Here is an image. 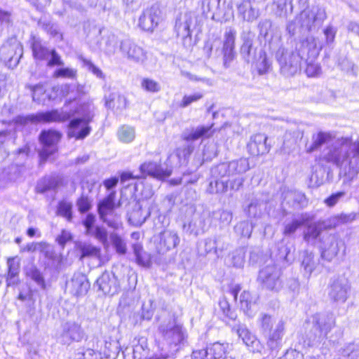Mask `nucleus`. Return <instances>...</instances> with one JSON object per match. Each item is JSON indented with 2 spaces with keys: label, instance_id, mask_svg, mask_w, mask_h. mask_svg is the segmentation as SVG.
<instances>
[{
  "label": "nucleus",
  "instance_id": "b1692460",
  "mask_svg": "<svg viewBox=\"0 0 359 359\" xmlns=\"http://www.w3.org/2000/svg\"><path fill=\"white\" fill-rule=\"evenodd\" d=\"M160 241L156 245V250L159 254H165L176 248L180 243V237L175 231L165 230L160 233Z\"/></svg>",
  "mask_w": 359,
  "mask_h": 359
},
{
  "label": "nucleus",
  "instance_id": "dca6fc26",
  "mask_svg": "<svg viewBox=\"0 0 359 359\" xmlns=\"http://www.w3.org/2000/svg\"><path fill=\"white\" fill-rule=\"evenodd\" d=\"M83 336V330L79 324L68 321L62 325V331L59 340L63 344H69L72 341H80Z\"/></svg>",
  "mask_w": 359,
  "mask_h": 359
},
{
  "label": "nucleus",
  "instance_id": "5701e85b",
  "mask_svg": "<svg viewBox=\"0 0 359 359\" xmlns=\"http://www.w3.org/2000/svg\"><path fill=\"white\" fill-rule=\"evenodd\" d=\"M255 37V34L250 30L243 31L241 36L243 43L240 53L243 59L248 63H252L256 60V48L253 47Z\"/></svg>",
  "mask_w": 359,
  "mask_h": 359
},
{
  "label": "nucleus",
  "instance_id": "473e14b6",
  "mask_svg": "<svg viewBox=\"0 0 359 359\" xmlns=\"http://www.w3.org/2000/svg\"><path fill=\"white\" fill-rule=\"evenodd\" d=\"M319 264V259L316 257L312 252L304 251L302 266L304 269V274L309 278L313 271L317 268Z\"/></svg>",
  "mask_w": 359,
  "mask_h": 359
},
{
  "label": "nucleus",
  "instance_id": "f3484780",
  "mask_svg": "<svg viewBox=\"0 0 359 359\" xmlns=\"http://www.w3.org/2000/svg\"><path fill=\"white\" fill-rule=\"evenodd\" d=\"M161 11L157 6L146 9L139 18L140 27L147 32H153L161 21Z\"/></svg>",
  "mask_w": 359,
  "mask_h": 359
},
{
  "label": "nucleus",
  "instance_id": "423d86ee",
  "mask_svg": "<svg viewBox=\"0 0 359 359\" xmlns=\"http://www.w3.org/2000/svg\"><path fill=\"white\" fill-rule=\"evenodd\" d=\"M313 328L308 333L309 343L314 344L327 338V334L335 326L332 313H316L313 316Z\"/></svg>",
  "mask_w": 359,
  "mask_h": 359
},
{
  "label": "nucleus",
  "instance_id": "f704fd0d",
  "mask_svg": "<svg viewBox=\"0 0 359 359\" xmlns=\"http://www.w3.org/2000/svg\"><path fill=\"white\" fill-rule=\"evenodd\" d=\"M228 344L215 342L206 348L209 359H223L226 356Z\"/></svg>",
  "mask_w": 359,
  "mask_h": 359
},
{
  "label": "nucleus",
  "instance_id": "c9c22d12",
  "mask_svg": "<svg viewBox=\"0 0 359 359\" xmlns=\"http://www.w3.org/2000/svg\"><path fill=\"white\" fill-rule=\"evenodd\" d=\"M32 49L34 58L39 60H45L49 58L50 50L42 45L39 39L33 38Z\"/></svg>",
  "mask_w": 359,
  "mask_h": 359
},
{
  "label": "nucleus",
  "instance_id": "e2e57ef3",
  "mask_svg": "<svg viewBox=\"0 0 359 359\" xmlns=\"http://www.w3.org/2000/svg\"><path fill=\"white\" fill-rule=\"evenodd\" d=\"M38 252L48 259L53 260L57 257L53 247L46 243H40Z\"/></svg>",
  "mask_w": 359,
  "mask_h": 359
},
{
  "label": "nucleus",
  "instance_id": "052dcab7",
  "mask_svg": "<svg viewBox=\"0 0 359 359\" xmlns=\"http://www.w3.org/2000/svg\"><path fill=\"white\" fill-rule=\"evenodd\" d=\"M39 25L51 36L56 37L60 35L61 36L57 25L52 23L50 21L46 20H40Z\"/></svg>",
  "mask_w": 359,
  "mask_h": 359
},
{
  "label": "nucleus",
  "instance_id": "9b49d317",
  "mask_svg": "<svg viewBox=\"0 0 359 359\" xmlns=\"http://www.w3.org/2000/svg\"><path fill=\"white\" fill-rule=\"evenodd\" d=\"M61 134L54 130L41 131L39 139L43 144V149L40 151L41 160L46 161L51 155L57 151V144L60 140Z\"/></svg>",
  "mask_w": 359,
  "mask_h": 359
},
{
  "label": "nucleus",
  "instance_id": "13d9d810",
  "mask_svg": "<svg viewBox=\"0 0 359 359\" xmlns=\"http://www.w3.org/2000/svg\"><path fill=\"white\" fill-rule=\"evenodd\" d=\"M110 238L116 251L120 255H125L127 251L124 241L116 233H112Z\"/></svg>",
  "mask_w": 359,
  "mask_h": 359
},
{
  "label": "nucleus",
  "instance_id": "a19ab883",
  "mask_svg": "<svg viewBox=\"0 0 359 359\" xmlns=\"http://www.w3.org/2000/svg\"><path fill=\"white\" fill-rule=\"evenodd\" d=\"M214 180H212L209 183L208 191L210 194H219L225 193L228 190V180H223L224 177H213Z\"/></svg>",
  "mask_w": 359,
  "mask_h": 359
},
{
  "label": "nucleus",
  "instance_id": "09e8293b",
  "mask_svg": "<svg viewBox=\"0 0 359 359\" xmlns=\"http://www.w3.org/2000/svg\"><path fill=\"white\" fill-rule=\"evenodd\" d=\"M293 10L292 0H278L276 14L280 17H286Z\"/></svg>",
  "mask_w": 359,
  "mask_h": 359
},
{
  "label": "nucleus",
  "instance_id": "4468645a",
  "mask_svg": "<svg viewBox=\"0 0 359 359\" xmlns=\"http://www.w3.org/2000/svg\"><path fill=\"white\" fill-rule=\"evenodd\" d=\"M325 18V10L318 7H313L311 9L304 8L299 15L301 26L309 31L320 25Z\"/></svg>",
  "mask_w": 359,
  "mask_h": 359
},
{
  "label": "nucleus",
  "instance_id": "7c9ffc66",
  "mask_svg": "<svg viewBox=\"0 0 359 359\" xmlns=\"http://www.w3.org/2000/svg\"><path fill=\"white\" fill-rule=\"evenodd\" d=\"M212 124L210 126H199L191 130L190 133H184L182 137L187 142H193L201 137H209L213 133L211 130Z\"/></svg>",
  "mask_w": 359,
  "mask_h": 359
},
{
  "label": "nucleus",
  "instance_id": "e433bc0d",
  "mask_svg": "<svg viewBox=\"0 0 359 359\" xmlns=\"http://www.w3.org/2000/svg\"><path fill=\"white\" fill-rule=\"evenodd\" d=\"M133 249L137 264L144 267H149L151 264V255L143 250L140 244H133Z\"/></svg>",
  "mask_w": 359,
  "mask_h": 359
},
{
  "label": "nucleus",
  "instance_id": "ddd939ff",
  "mask_svg": "<svg viewBox=\"0 0 359 359\" xmlns=\"http://www.w3.org/2000/svg\"><path fill=\"white\" fill-rule=\"evenodd\" d=\"M259 279L266 290L278 292L283 287L280 271L274 266H267L259 271Z\"/></svg>",
  "mask_w": 359,
  "mask_h": 359
},
{
  "label": "nucleus",
  "instance_id": "f03ea898",
  "mask_svg": "<svg viewBox=\"0 0 359 359\" xmlns=\"http://www.w3.org/2000/svg\"><path fill=\"white\" fill-rule=\"evenodd\" d=\"M158 331L163 338V346L160 355L149 359H168L176 357L177 353L187 341V333L182 325L170 316L161 322Z\"/></svg>",
  "mask_w": 359,
  "mask_h": 359
},
{
  "label": "nucleus",
  "instance_id": "603ef678",
  "mask_svg": "<svg viewBox=\"0 0 359 359\" xmlns=\"http://www.w3.org/2000/svg\"><path fill=\"white\" fill-rule=\"evenodd\" d=\"M32 93V100L34 102L41 103L45 101L43 95L46 93V89L43 84L38 83L34 86L29 85L27 86Z\"/></svg>",
  "mask_w": 359,
  "mask_h": 359
},
{
  "label": "nucleus",
  "instance_id": "79ce46f5",
  "mask_svg": "<svg viewBox=\"0 0 359 359\" xmlns=\"http://www.w3.org/2000/svg\"><path fill=\"white\" fill-rule=\"evenodd\" d=\"M189 228L191 229V233L197 236L208 231L209 225L206 224L203 216L198 215L195 217L189 223Z\"/></svg>",
  "mask_w": 359,
  "mask_h": 359
},
{
  "label": "nucleus",
  "instance_id": "3c124183",
  "mask_svg": "<svg viewBox=\"0 0 359 359\" xmlns=\"http://www.w3.org/2000/svg\"><path fill=\"white\" fill-rule=\"evenodd\" d=\"M79 60L83 63V66L86 68L88 71L91 72L97 78L104 79L105 78L102 71L95 66L90 60L86 58L83 55L78 56Z\"/></svg>",
  "mask_w": 359,
  "mask_h": 359
},
{
  "label": "nucleus",
  "instance_id": "6e6d98bb",
  "mask_svg": "<svg viewBox=\"0 0 359 359\" xmlns=\"http://www.w3.org/2000/svg\"><path fill=\"white\" fill-rule=\"evenodd\" d=\"M257 68L259 74H264L269 72L271 68V62L269 61L266 54L264 51H260L259 60L257 62Z\"/></svg>",
  "mask_w": 359,
  "mask_h": 359
},
{
  "label": "nucleus",
  "instance_id": "412c9836",
  "mask_svg": "<svg viewBox=\"0 0 359 359\" xmlns=\"http://www.w3.org/2000/svg\"><path fill=\"white\" fill-rule=\"evenodd\" d=\"M236 32L234 29L229 27L225 31L224 35V42L222 52L224 54V66L225 68H228L230 66V63L235 57L236 53L235 48V40H236Z\"/></svg>",
  "mask_w": 359,
  "mask_h": 359
},
{
  "label": "nucleus",
  "instance_id": "4be33fe9",
  "mask_svg": "<svg viewBox=\"0 0 359 359\" xmlns=\"http://www.w3.org/2000/svg\"><path fill=\"white\" fill-rule=\"evenodd\" d=\"M119 49L128 59L135 62H142L146 59L144 49L128 39L121 41Z\"/></svg>",
  "mask_w": 359,
  "mask_h": 359
},
{
  "label": "nucleus",
  "instance_id": "5fc2aeb1",
  "mask_svg": "<svg viewBox=\"0 0 359 359\" xmlns=\"http://www.w3.org/2000/svg\"><path fill=\"white\" fill-rule=\"evenodd\" d=\"M18 299L27 303L29 307L27 312L29 314H32L34 312L35 300L33 297V292L30 289L25 292L20 291L18 296Z\"/></svg>",
  "mask_w": 359,
  "mask_h": 359
},
{
  "label": "nucleus",
  "instance_id": "1a4fd4ad",
  "mask_svg": "<svg viewBox=\"0 0 359 359\" xmlns=\"http://www.w3.org/2000/svg\"><path fill=\"white\" fill-rule=\"evenodd\" d=\"M69 118L68 114L60 112L58 110L41 111L27 116H18L15 122L20 125H26L29 122L33 123L63 122Z\"/></svg>",
  "mask_w": 359,
  "mask_h": 359
},
{
  "label": "nucleus",
  "instance_id": "2f4dec72",
  "mask_svg": "<svg viewBox=\"0 0 359 359\" xmlns=\"http://www.w3.org/2000/svg\"><path fill=\"white\" fill-rule=\"evenodd\" d=\"M332 138L330 133L319 132L313 134L312 136V143L310 145H306V151L307 153H312L318 150L324 144L331 141Z\"/></svg>",
  "mask_w": 359,
  "mask_h": 359
},
{
  "label": "nucleus",
  "instance_id": "c03bdc74",
  "mask_svg": "<svg viewBox=\"0 0 359 359\" xmlns=\"http://www.w3.org/2000/svg\"><path fill=\"white\" fill-rule=\"evenodd\" d=\"M73 204L72 202L62 200L57 203L56 213L58 216L65 218L68 222H71L72 215Z\"/></svg>",
  "mask_w": 359,
  "mask_h": 359
},
{
  "label": "nucleus",
  "instance_id": "69168bd1",
  "mask_svg": "<svg viewBox=\"0 0 359 359\" xmlns=\"http://www.w3.org/2000/svg\"><path fill=\"white\" fill-rule=\"evenodd\" d=\"M306 221L302 219V221L297 219H293L291 222L285 225L283 234L285 236H290L293 234L296 230L304 224Z\"/></svg>",
  "mask_w": 359,
  "mask_h": 359
},
{
  "label": "nucleus",
  "instance_id": "cd10ccee",
  "mask_svg": "<svg viewBox=\"0 0 359 359\" xmlns=\"http://www.w3.org/2000/svg\"><path fill=\"white\" fill-rule=\"evenodd\" d=\"M140 170L142 175H150L158 179L167 177L171 174L170 170L163 169L160 164L153 161L142 163Z\"/></svg>",
  "mask_w": 359,
  "mask_h": 359
},
{
  "label": "nucleus",
  "instance_id": "6ab92c4d",
  "mask_svg": "<svg viewBox=\"0 0 359 359\" xmlns=\"http://www.w3.org/2000/svg\"><path fill=\"white\" fill-rule=\"evenodd\" d=\"M96 283L99 290H102L105 294L112 296L117 294L121 290L117 276L110 271H104L97 278Z\"/></svg>",
  "mask_w": 359,
  "mask_h": 359
},
{
  "label": "nucleus",
  "instance_id": "9d476101",
  "mask_svg": "<svg viewBox=\"0 0 359 359\" xmlns=\"http://www.w3.org/2000/svg\"><path fill=\"white\" fill-rule=\"evenodd\" d=\"M22 56V47L16 39H11L0 48V60L8 66L15 67Z\"/></svg>",
  "mask_w": 359,
  "mask_h": 359
},
{
  "label": "nucleus",
  "instance_id": "0eeeda50",
  "mask_svg": "<svg viewBox=\"0 0 359 359\" xmlns=\"http://www.w3.org/2000/svg\"><path fill=\"white\" fill-rule=\"evenodd\" d=\"M313 328L308 333L309 343L314 344L327 338V334L335 326L332 313H316L313 316Z\"/></svg>",
  "mask_w": 359,
  "mask_h": 359
},
{
  "label": "nucleus",
  "instance_id": "f257e3e1",
  "mask_svg": "<svg viewBox=\"0 0 359 359\" xmlns=\"http://www.w3.org/2000/svg\"><path fill=\"white\" fill-rule=\"evenodd\" d=\"M320 49L321 46L318 45L316 39L313 36H308L298 43L295 50L285 47L279 48L276 57L281 74L285 76L296 74L300 71L302 61L305 59V56L316 57Z\"/></svg>",
  "mask_w": 359,
  "mask_h": 359
},
{
  "label": "nucleus",
  "instance_id": "680f3d73",
  "mask_svg": "<svg viewBox=\"0 0 359 359\" xmlns=\"http://www.w3.org/2000/svg\"><path fill=\"white\" fill-rule=\"evenodd\" d=\"M117 43V37L114 34H109L105 41V53L109 55L114 54L116 52Z\"/></svg>",
  "mask_w": 359,
  "mask_h": 359
},
{
  "label": "nucleus",
  "instance_id": "4d7b16f0",
  "mask_svg": "<svg viewBox=\"0 0 359 359\" xmlns=\"http://www.w3.org/2000/svg\"><path fill=\"white\" fill-rule=\"evenodd\" d=\"M234 230L241 236L249 238L252 231V225L248 221H243L235 226Z\"/></svg>",
  "mask_w": 359,
  "mask_h": 359
},
{
  "label": "nucleus",
  "instance_id": "a878e982",
  "mask_svg": "<svg viewBox=\"0 0 359 359\" xmlns=\"http://www.w3.org/2000/svg\"><path fill=\"white\" fill-rule=\"evenodd\" d=\"M267 137L262 133H258L251 137L247 147L252 156H258L266 154L269 147L266 144Z\"/></svg>",
  "mask_w": 359,
  "mask_h": 359
},
{
  "label": "nucleus",
  "instance_id": "72a5a7b5",
  "mask_svg": "<svg viewBox=\"0 0 359 359\" xmlns=\"http://www.w3.org/2000/svg\"><path fill=\"white\" fill-rule=\"evenodd\" d=\"M285 200L296 208H304L307 205L306 196L301 191H289L285 193Z\"/></svg>",
  "mask_w": 359,
  "mask_h": 359
},
{
  "label": "nucleus",
  "instance_id": "6e6552de",
  "mask_svg": "<svg viewBox=\"0 0 359 359\" xmlns=\"http://www.w3.org/2000/svg\"><path fill=\"white\" fill-rule=\"evenodd\" d=\"M250 163L248 158H241L238 160L226 163H222L213 166L210 174L213 177H234L243 176L250 170Z\"/></svg>",
  "mask_w": 359,
  "mask_h": 359
},
{
  "label": "nucleus",
  "instance_id": "20e7f679",
  "mask_svg": "<svg viewBox=\"0 0 359 359\" xmlns=\"http://www.w3.org/2000/svg\"><path fill=\"white\" fill-rule=\"evenodd\" d=\"M257 323L261 334L266 339V344L271 350L277 349L285 334V323L283 319L278 321L266 313H261Z\"/></svg>",
  "mask_w": 359,
  "mask_h": 359
},
{
  "label": "nucleus",
  "instance_id": "4c0bfd02",
  "mask_svg": "<svg viewBox=\"0 0 359 359\" xmlns=\"http://www.w3.org/2000/svg\"><path fill=\"white\" fill-rule=\"evenodd\" d=\"M27 276L34 280L42 290L46 289V282L41 271L34 265L31 264L25 269Z\"/></svg>",
  "mask_w": 359,
  "mask_h": 359
},
{
  "label": "nucleus",
  "instance_id": "bf43d9fd",
  "mask_svg": "<svg viewBox=\"0 0 359 359\" xmlns=\"http://www.w3.org/2000/svg\"><path fill=\"white\" fill-rule=\"evenodd\" d=\"M12 24V12L0 8V32L3 31L4 28L11 26Z\"/></svg>",
  "mask_w": 359,
  "mask_h": 359
},
{
  "label": "nucleus",
  "instance_id": "58836bf2",
  "mask_svg": "<svg viewBox=\"0 0 359 359\" xmlns=\"http://www.w3.org/2000/svg\"><path fill=\"white\" fill-rule=\"evenodd\" d=\"M77 248L81 252V259L84 257L97 258L100 255V248L90 243H81Z\"/></svg>",
  "mask_w": 359,
  "mask_h": 359
},
{
  "label": "nucleus",
  "instance_id": "a18cd8bd",
  "mask_svg": "<svg viewBox=\"0 0 359 359\" xmlns=\"http://www.w3.org/2000/svg\"><path fill=\"white\" fill-rule=\"evenodd\" d=\"M118 140L124 143H129L134 140L135 132L134 128L124 125L119 128L117 132Z\"/></svg>",
  "mask_w": 359,
  "mask_h": 359
},
{
  "label": "nucleus",
  "instance_id": "c85d7f7f",
  "mask_svg": "<svg viewBox=\"0 0 359 359\" xmlns=\"http://www.w3.org/2000/svg\"><path fill=\"white\" fill-rule=\"evenodd\" d=\"M63 185V179L59 175H52L42 179L36 185L38 193L44 194L50 190H55Z\"/></svg>",
  "mask_w": 359,
  "mask_h": 359
},
{
  "label": "nucleus",
  "instance_id": "bb28decb",
  "mask_svg": "<svg viewBox=\"0 0 359 359\" xmlns=\"http://www.w3.org/2000/svg\"><path fill=\"white\" fill-rule=\"evenodd\" d=\"M8 272L6 276L7 287L15 286L20 283V263L17 257H9L7 259Z\"/></svg>",
  "mask_w": 359,
  "mask_h": 359
},
{
  "label": "nucleus",
  "instance_id": "0e129e2a",
  "mask_svg": "<svg viewBox=\"0 0 359 359\" xmlns=\"http://www.w3.org/2000/svg\"><path fill=\"white\" fill-rule=\"evenodd\" d=\"M141 86L142 88L150 93H157L161 90L160 84L156 81L150 79H144Z\"/></svg>",
  "mask_w": 359,
  "mask_h": 359
},
{
  "label": "nucleus",
  "instance_id": "864d4df0",
  "mask_svg": "<svg viewBox=\"0 0 359 359\" xmlns=\"http://www.w3.org/2000/svg\"><path fill=\"white\" fill-rule=\"evenodd\" d=\"M245 263V252L243 249H237L230 255L229 264L236 268H241Z\"/></svg>",
  "mask_w": 359,
  "mask_h": 359
},
{
  "label": "nucleus",
  "instance_id": "aec40b11",
  "mask_svg": "<svg viewBox=\"0 0 359 359\" xmlns=\"http://www.w3.org/2000/svg\"><path fill=\"white\" fill-rule=\"evenodd\" d=\"M232 331L235 332L239 338L242 339L243 343L253 352H260L262 346L260 341L257 339L256 336L253 334L243 324L235 325L232 327Z\"/></svg>",
  "mask_w": 359,
  "mask_h": 359
},
{
  "label": "nucleus",
  "instance_id": "393cba45",
  "mask_svg": "<svg viewBox=\"0 0 359 359\" xmlns=\"http://www.w3.org/2000/svg\"><path fill=\"white\" fill-rule=\"evenodd\" d=\"M88 124L89 122L80 118L72 119L69 123L68 137H75L76 140L84 139L91 130Z\"/></svg>",
  "mask_w": 359,
  "mask_h": 359
},
{
  "label": "nucleus",
  "instance_id": "7ed1b4c3",
  "mask_svg": "<svg viewBox=\"0 0 359 359\" xmlns=\"http://www.w3.org/2000/svg\"><path fill=\"white\" fill-rule=\"evenodd\" d=\"M324 158L338 167L348 165L349 175H356L359 172V141L353 142L351 137L337 139Z\"/></svg>",
  "mask_w": 359,
  "mask_h": 359
},
{
  "label": "nucleus",
  "instance_id": "8fccbe9b",
  "mask_svg": "<svg viewBox=\"0 0 359 359\" xmlns=\"http://www.w3.org/2000/svg\"><path fill=\"white\" fill-rule=\"evenodd\" d=\"M315 58L316 57H310L308 55H306L305 59L303 60L305 61L306 64L305 72L309 77L318 76L321 71L320 66L318 63L315 62Z\"/></svg>",
  "mask_w": 359,
  "mask_h": 359
},
{
  "label": "nucleus",
  "instance_id": "a211bd4d",
  "mask_svg": "<svg viewBox=\"0 0 359 359\" xmlns=\"http://www.w3.org/2000/svg\"><path fill=\"white\" fill-rule=\"evenodd\" d=\"M90 287V283L86 275L82 273H74L72 278L67 281L66 289L74 296L85 295Z\"/></svg>",
  "mask_w": 359,
  "mask_h": 359
},
{
  "label": "nucleus",
  "instance_id": "37998d69",
  "mask_svg": "<svg viewBox=\"0 0 359 359\" xmlns=\"http://www.w3.org/2000/svg\"><path fill=\"white\" fill-rule=\"evenodd\" d=\"M212 218L219 222L220 229H223L229 225L233 215L231 211L226 210H218L212 212Z\"/></svg>",
  "mask_w": 359,
  "mask_h": 359
},
{
  "label": "nucleus",
  "instance_id": "338daca9",
  "mask_svg": "<svg viewBox=\"0 0 359 359\" xmlns=\"http://www.w3.org/2000/svg\"><path fill=\"white\" fill-rule=\"evenodd\" d=\"M76 75V70L68 67L60 68L55 71L53 76L55 78L62 77L73 79Z\"/></svg>",
  "mask_w": 359,
  "mask_h": 359
},
{
  "label": "nucleus",
  "instance_id": "de8ad7c7",
  "mask_svg": "<svg viewBox=\"0 0 359 359\" xmlns=\"http://www.w3.org/2000/svg\"><path fill=\"white\" fill-rule=\"evenodd\" d=\"M95 107L91 102H83L78 109V113L81 116L82 118L88 122H91L94 117Z\"/></svg>",
  "mask_w": 359,
  "mask_h": 359
},
{
  "label": "nucleus",
  "instance_id": "39448f33",
  "mask_svg": "<svg viewBox=\"0 0 359 359\" xmlns=\"http://www.w3.org/2000/svg\"><path fill=\"white\" fill-rule=\"evenodd\" d=\"M116 191H111L99 201L97 206L100 219L114 229H118L121 225L120 215L116 212V209L121 206V202L120 200L116 202Z\"/></svg>",
  "mask_w": 359,
  "mask_h": 359
},
{
  "label": "nucleus",
  "instance_id": "ea45409f",
  "mask_svg": "<svg viewBox=\"0 0 359 359\" xmlns=\"http://www.w3.org/2000/svg\"><path fill=\"white\" fill-rule=\"evenodd\" d=\"M149 215V212L144 215L140 205L136 203L133 212L128 214V222L135 226H139L146 221Z\"/></svg>",
  "mask_w": 359,
  "mask_h": 359
},
{
  "label": "nucleus",
  "instance_id": "774afa93",
  "mask_svg": "<svg viewBox=\"0 0 359 359\" xmlns=\"http://www.w3.org/2000/svg\"><path fill=\"white\" fill-rule=\"evenodd\" d=\"M76 205L79 211L81 213L88 212L92 207L91 202L88 196L83 195L78 198L76 201Z\"/></svg>",
  "mask_w": 359,
  "mask_h": 359
},
{
  "label": "nucleus",
  "instance_id": "49530a36",
  "mask_svg": "<svg viewBox=\"0 0 359 359\" xmlns=\"http://www.w3.org/2000/svg\"><path fill=\"white\" fill-rule=\"evenodd\" d=\"M322 226L320 224L312 223L307 226L304 233V238L308 242L314 241L320 234Z\"/></svg>",
  "mask_w": 359,
  "mask_h": 359
},
{
  "label": "nucleus",
  "instance_id": "2eb2a0df",
  "mask_svg": "<svg viewBox=\"0 0 359 359\" xmlns=\"http://www.w3.org/2000/svg\"><path fill=\"white\" fill-rule=\"evenodd\" d=\"M351 286L344 278L332 279L328 286V297L334 302L344 303L348 298Z\"/></svg>",
  "mask_w": 359,
  "mask_h": 359
},
{
  "label": "nucleus",
  "instance_id": "f8f14e48",
  "mask_svg": "<svg viewBox=\"0 0 359 359\" xmlns=\"http://www.w3.org/2000/svg\"><path fill=\"white\" fill-rule=\"evenodd\" d=\"M198 16L194 12L180 15L175 22V31L178 37L185 39L191 37V29L199 25Z\"/></svg>",
  "mask_w": 359,
  "mask_h": 359
},
{
  "label": "nucleus",
  "instance_id": "c756f323",
  "mask_svg": "<svg viewBox=\"0 0 359 359\" xmlns=\"http://www.w3.org/2000/svg\"><path fill=\"white\" fill-rule=\"evenodd\" d=\"M339 243L333 236H329L324 241V247L321 252V257L328 261H331L339 252Z\"/></svg>",
  "mask_w": 359,
  "mask_h": 359
}]
</instances>
